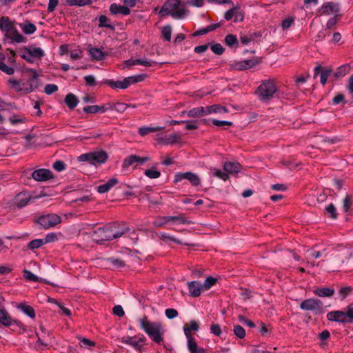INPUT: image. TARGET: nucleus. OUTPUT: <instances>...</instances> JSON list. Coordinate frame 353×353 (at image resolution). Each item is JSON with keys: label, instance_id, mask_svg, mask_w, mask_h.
<instances>
[{"label": "nucleus", "instance_id": "412c9836", "mask_svg": "<svg viewBox=\"0 0 353 353\" xmlns=\"http://www.w3.org/2000/svg\"><path fill=\"white\" fill-rule=\"evenodd\" d=\"M241 165L236 162H225L223 165V169L226 173L230 174H235L240 172Z\"/></svg>", "mask_w": 353, "mask_h": 353}, {"label": "nucleus", "instance_id": "bb28decb", "mask_svg": "<svg viewBox=\"0 0 353 353\" xmlns=\"http://www.w3.org/2000/svg\"><path fill=\"white\" fill-rule=\"evenodd\" d=\"M160 239L166 244H170L171 243H175L179 245L183 244V242L179 239L175 238L174 236L170 235L166 232H161L159 234Z\"/></svg>", "mask_w": 353, "mask_h": 353}, {"label": "nucleus", "instance_id": "052dcab7", "mask_svg": "<svg viewBox=\"0 0 353 353\" xmlns=\"http://www.w3.org/2000/svg\"><path fill=\"white\" fill-rule=\"evenodd\" d=\"M210 332L215 336H221L222 334V330L219 325L216 323H212L210 326Z\"/></svg>", "mask_w": 353, "mask_h": 353}, {"label": "nucleus", "instance_id": "ea45409f", "mask_svg": "<svg viewBox=\"0 0 353 353\" xmlns=\"http://www.w3.org/2000/svg\"><path fill=\"white\" fill-rule=\"evenodd\" d=\"M65 3L70 6H83L91 3V0H65Z\"/></svg>", "mask_w": 353, "mask_h": 353}, {"label": "nucleus", "instance_id": "473e14b6", "mask_svg": "<svg viewBox=\"0 0 353 353\" xmlns=\"http://www.w3.org/2000/svg\"><path fill=\"white\" fill-rule=\"evenodd\" d=\"M139 160V157L134 154L130 155L124 159L122 166L123 168H128L134 163H138V161Z\"/></svg>", "mask_w": 353, "mask_h": 353}, {"label": "nucleus", "instance_id": "a211bd4d", "mask_svg": "<svg viewBox=\"0 0 353 353\" xmlns=\"http://www.w3.org/2000/svg\"><path fill=\"white\" fill-rule=\"evenodd\" d=\"M156 62L148 59H128L125 61V64L127 66H132L134 65H142L146 67H150Z\"/></svg>", "mask_w": 353, "mask_h": 353}, {"label": "nucleus", "instance_id": "0eeeda50", "mask_svg": "<svg viewBox=\"0 0 353 353\" xmlns=\"http://www.w3.org/2000/svg\"><path fill=\"white\" fill-rule=\"evenodd\" d=\"M8 83L15 91L23 92L25 94L32 92L37 88V85L29 81L28 80L24 81L23 80L17 81L13 79H10L8 80Z\"/></svg>", "mask_w": 353, "mask_h": 353}, {"label": "nucleus", "instance_id": "7c9ffc66", "mask_svg": "<svg viewBox=\"0 0 353 353\" xmlns=\"http://www.w3.org/2000/svg\"><path fill=\"white\" fill-rule=\"evenodd\" d=\"M164 129V127L156 126V127H149V126H142L139 128L138 132L139 134L141 137H144L146 134L152 132H155L158 131H161Z\"/></svg>", "mask_w": 353, "mask_h": 353}, {"label": "nucleus", "instance_id": "4c0bfd02", "mask_svg": "<svg viewBox=\"0 0 353 353\" xmlns=\"http://www.w3.org/2000/svg\"><path fill=\"white\" fill-rule=\"evenodd\" d=\"M20 26L23 32L26 34H33L37 30L35 25L32 23L21 24Z\"/></svg>", "mask_w": 353, "mask_h": 353}, {"label": "nucleus", "instance_id": "c03bdc74", "mask_svg": "<svg viewBox=\"0 0 353 353\" xmlns=\"http://www.w3.org/2000/svg\"><path fill=\"white\" fill-rule=\"evenodd\" d=\"M169 222H170V221H169L168 216H158L154 220L152 224H153V225H154L156 227H163V225H165L166 223H168Z\"/></svg>", "mask_w": 353, "mask_h": 353}, {"label": "nucleus", "instance_id": "423d86ee", "mask_svg": "<svg viewBox=\"0 0 353 353\" xmlns=\"http://www.w3.org/2000/svg\"><path fill=\"white\" fill-rule=\"evenodd\" d=\"M108 159V154L104 151H96L81 154L78 157V161L81 162H88L91 165L104 163Z\"/></svg>", "mask_w": 353, "mask_h": 353}, {"label": "nucleus", "instance_id": "49530a36", "mask_svg": "<svg viewBox=\"0 0 353 353\" xmlns=\"http://www.w3.org/2000/svg\"><path fill=\"white\" fill-rule=\"evenodd\" d=\"M211 170L213 172V175L217 178H219L223 181H226L228 179L229 176L226 172H223L222 170L216 168H212Z\"/></svg>", "mask_w": 353, "mask_h": 353}, {"label": "nucleus", "instance_id": "864d4df0", "mask_svg": "<svg viewBox=\"0 0 353 353\" xmlns=\"http://www.w3.org/2000/svg\"><path fill=\"white\" fill-rule=\"evenodd\" d=\"M128 104L122 102L114 103V110L118 112H123L128 108Z\"/></svg>", "mask_w": 353, "mask_h": 353}, {"label": "nucleus", "instance_id": "f257e3e1", "mask_svg": "<svg viewBox=\"0 0 353 353\" xmlns=\"http://www.w3.org/2000/svg\"><path fill=\"white\" fill-rule=\"evenodd\" d=\"M129 231L130 228L125 225L109 224L93 231L91 236L94 241L99 243L118 239Z\"/></svg>", "mask_w": 353, "mask_h": 353}, {"label": "nucleus", "instance_id": "8fccbe9b", "mask_svg": "<svg viewBox=\"0 0 353 353\" xmlns=\"http://www.w3.org/2000/svg\"><path fill=\"white\" fill-rule=\"evenodd\" d=\"M233 332L234 334L239 339H243L245 336V330L241 325H234Z\"/></svg>", "mask_w": 353, "mask_h": 353}, {"label": "nucleus", "instance_id": "09e8293b", "mask_svg": "<svg viewBox=\"0 0 353 353\" xmlns=\"http://www.w3.org/2000/svg\"><path fill=\"white\" fill-rule=\"evenodd\" d=\"M210 114L212 113H226L228 112V109L225 106H221L219 105H212L210 106Z\"/></svg>", "mask_w": 353, "mask_h": 353}, {"label": "nucleus", "instance_id": "5fc2aeb1", "mask_svg": "<svg viewBox=\"0 0 353 353\" xmlns=\"http://www.w3.org/2000/svg\"><path fill=\"white\" fill-rule=\"evenodd\" d=\"M331 72H332L331 69H325L321 72L320 80H321V84L325 85L326 83L327 78Z\"/></svg>", "mask_w": 353, "mask_h": 353}, {"label": "nucleus", "instance_id": "e433bc0d", "mask_svg": "<svg viewBox=\"0 0 353 353\" xmlns=\"http://www.w3.org/2000/svg\"><path fill=\"white\" fill-rule=\"evenodd\" d=\"M225 43L230 48H237L239 45L237 37L234 34L227 35L225 38Z\"/></svg>", "mask_w": 353, "mask_h": 353}, {"label": "nucleus", "instance_id": "c756f323", "mask_svg": "<svg viewBox=\"0 0 353 353\" xmlns=\"http://www.w3.org/2000/svg\"><path fill=\"white\" fill-rule=\"evenodd\" d=\"M17 308L30 319H34L36 316L34 308L29 305L21 303L17 305Z\"/></svg>", "mask_w": 353, "mask_h": 353}, {"label": "nucleus", "instance_id": "680f3d73", "mask_svg": "<svg viewBox=\"0 0 353 353\" xmlns=\"http://www.w3.org/2000/svg\"><path fill=\"white\" fill-rule=\"evenodd\" d=\"M23 276L28 281H37L39 278L34 274H33L31 271L25 270L23 271Z\"/></svg>", "mask_w": 353, "mask_h": 353}, {"label": "nucleus", "instance_id": "0e129e2a", "mask_svg": "<svg viewBox=\"0 0 353 353\" xmlns=\"http://www.w3.org/2000/svg\"><path fill=\"white\" fill-rule=\"evenodd\" d=\"M211 50L216 54L221 55L224 52L223 47L220 43H215L212 45Z\"/></svg>", "mask_w": 353, "mask_h": 353}, {"label": "nucleus", "instance_id": "a878e982", "mask_svg": "<svg viewBox=\"0 0 353 353\" xmlns=\"http://www.w3.org/2000/svg\"><path fill=\"white\" fill-rule=\"evenodd\" d=\"M187 345L190 353H205V350L202 347H199L193 337L187 339Z\"/></svg>", "mask_w": 353, "mask_h": 353}, {"label": "nucleus", "instance_id": "aec40b11", "mask_svg": "<svg viewBox=\"0 0 353 353\" xmlns=\"http://www.w3.org/2000/svg\"><path fill=\"white\" fill-rule=\"evenodd\" d=\"M9 37L15 43H24L26 40V37L19 32L17 29L12 26L7 32Z\"/></svg>", "mask_w": 353, "mask_h": 353}, {"label": "nucleus", "instance_id": "bf43d9fd", "mask_svg": "<svg viewBox=\"0 0 353 353\" xmlns=\"http://www.w3.org/2000/svg\"><path fill=\"white\" fill-rule=\"evenodd\" d=\"M216 279L213 278V277H211V276H209V277H207L203 283V284L202 285L203 288H204L206 290H208L210 289L212 285H214L216 283Z\"/></svg>", "mask_w": 353, "mask_h": 353}, {"label": "nucleus", "instance_id": "4468645a", "mask_svg": "<svg viewBox=\"0 0 353 353\" xmlns=\"http://www.w3.org/2000/svg\"><path fill=\"white\" fill-rule=\"evenodd\" d=\"M0 324L5 327L16 325L21 327L23 326L20 321L12 319L5 309H0Z\"/></svg>", "mask_w": 353, "mask_h": 353}, {"label": "nucleus", "instance_id": "69168bd1", "mask_svg": "<svg viewBox=\"0 0 353 353\" xmlns=\"http://www.w3.org/2000/svg\"><path fill=\"white\" fill-rule=\"evenodd\" d=\"M294 17H288V18L285 19L282 21V24H281L283 30H288L294 23Z\"/></svg>", "mask_w": 353, "mask_h": 353}, {"label": "nucleus", "instance_id": "20e7f679", "mask_svg": "<svg viewBox=\"0 0 353 353\" xmlns=\"http://www.w3.org/2000/svg\"><path fill=\"white\" fill-rule=\"evenodd\" d=\"M327 319L339 323H353V305L346 307L345 310H333L327 313Z\"/></svg>", "mask_w": 353, "mask_h": 353}, {"label": "nucleus", "instance_id": "b1692460", "mask_svg": "<svg viewBox=\"0 0 353 353\" xmlns=\"http://www.w3.org/2000/svg\"><path fill=\"white\" fill-rule=\"evenodd\" d=\"M199 329V324L196 321L192 320L189 324H186L183 327V332L187 339L193 337L191 332L197 331Z\"/></svg>", "mask_w": 353, "mask_h": 353}, {"label": "nucleus", "instance_id": "72a5a7b5", "mask_svg": "<svg viewBox=\"0 0 353 353\" xmlns=\"http://www.w3.org/2000/svg\"><path fill=\"white\" fill-rule=\"evenodd\" d=\"M85 113L94 114L97 112L104 113V108L102 105H93L85 106L83 109Z\"/></svg>", "mask_w": 353, "mask_h": 353}, {"label": "nucleus", "instance_id": "f03ea898", "mask_svg": "<svg viewBox=\"0 0 353 353\" xmlns=\"http://www.w3.org/2000/svg\"><path fill=\"white\" fill-rule=\"evenodd\" d=\"M181 0H167L159 11L161 17L170 16L175 20H182L190 13L184 7L179 8Z\"/></svg>", "mask_w": 353, "mask_h": 353}, {"label": "nucleus", "instance_id": "2f4dec72", "mask_svg": "<svg viewBox=\"0 0 353 353\" xmlns=\"http://www.w3.org/2000/svg\"><path fill=\"white\" fill-rule=\"evenodd\" d=\"M65 102L68 108L73 109L77 105L78 99L74 94L70 93L66 95Z\"/></svg>", "mask_w": 353, "mask_h": 353}, {"label": "nucleus", "instance_id": "338daca9", "mask_svg": "<svg viewBox=\"0 0 353 353\" xmlns=\"http://www.w3.org/2000/svg\"><path fill=\"white\" fill-rule=\"evenodd\" d=\"M58 90V86L55 84H47L45 86L44 92L47 94H52V93L55 92Z\"/></svg>", "mask_w": 353, "mask_h": 353}, {"label": "nucleus", "instance_id": "5701e85b", "mask_svg": "<svg viewBox=\"0 0 353 353\" xmlns=\"http://www.w3.org/2000/svg\"><path fill=\"white\" fill-rule=\"evenodd\" d=\"M181 139V136L178 132L165 136L161 138V142L165 145H172L178 143Z\"/></svg>", "mask_w": 353, "mask_h": 353}, {"label": "nucleus", "instance_id": "774afa93", "mask_svg": "<svg viewBox=\"0 0 353 353\" xmlns=\"http://www.w3.org/2000/svg\"><path fill=\"white\" fill-rule=\"evenodd\" d=\"M80 342V345L83 347H92L94 345V342L85 338H78Z\"/></svg>", "mask_w": 353, "mask_h": 353}, {"label": "nucleus", "instance_id": "4be33fe9", "mask_svg": "<svg viewBox=\"0 0 353 353\" xmlns=\"http://www.w3.org/2000/svg\"><path fill=\"white\" fill-rule=\"evenodd\" d=\"M118 183V180L116 178L110 179L106 183L101 184L97 187V191L100 194H104L108 192L112 188Z\"/></svg>", "mask_w": 353, "mask_h": 353}, {"label": "nucleus", "instance_id": "e2e57ef3", "mask_svg": "<svg viewBox=\"0 0 353 353\" xmlns=\"http://www.w3.org/2000/svg\"><path fill=\"white\" fill-rule=\"evenodd\" d=\"M0 70L7 74L11 75L14 74V70L13 68L8 66L4 62L0 63Z\"/></svg>", "mask_w": 353, "mask_h": 353}, {"label": "nucleus", "instance_id": "2eb2a0df", "mask_svg": "<svg viewBox=\"0 0 353 353\" xmlns=\"http://www.w3.org/2000/svg\"><path fill=\"white\" fill-rule=\"evenodd\" d=\"M32 177L37 181H46L52 178V172L48 169H38L32 172Z\"/></svg>", "mask_w": 353, "mask_h": 353}, {"label": "nucleus", "instance_id": "39448f33", "mask_svg": "<svg viewBox=\"0 0 353 353\" xmlns=\"http://www.w3.org/2000/svg\"><path fill=\"white\" fill-rule=\"evenodd\" d=\"M276 90L274 81L272 79H267L261 82L256 92L260 101L266 102L272 98Z\"/></svg>", "mask_w": 353, "mask_h": 353}, {"label": "nucleus", "instance_id": "4d7b16f0", "mask_svg": "<svg viewBox=\"0 0 353 353\" xmlns=\"http://www.w3.org/2000/svg\"><path fill=\"white\" fill-rule=\"evenodd\" d=\"M325 210H326L327 213L330 215L331 218L336 219V217H337L336 209L332 203L329 204L326 207Z\"/></svg>", "mask_w": 353, "mask_h": 353}, {"label": "nucleus", "instance_id": "79ce46f5", "mask_svg": "<svg viewBox=\"0 0 353 353\" xmlns=\"http://www.w3.org/2000/svg\"><path fill=\"white\" fill-rule=\"evenodd\" d=\"M353 288L350 286L342 287L339 290V296L341 300H344L348 295L351 294Z\"/></svg>", "mask_w": 353, "mask_h": 353}, {"label": "nucleus", "instance_id": "ddd939ff", "mask_svg": "<svg viewBox=\"0 0 353 353\" xmlns=\"http://www.w3.org/2000/svg\"><path fill=\"white\" fill-rule=\"evenodd\" d=\"M183 179L189 181L193 186H199L201 183L199 176L192 172H178L175 174L174 181L175 183H178Z\"/></svg>", "mask_w": 353, "mask_h": 353}, {"label": "nucleus", "instance_id": "a19ab883", "mask_svg": "<svg viewBox=\"0 0 353 353\" xmlns=\"http://www.w3.org/2000/svg\"><path fill=\"white\" fill-rule=\"evenodd\" d=\"M26 50L35 59H41L44 56V52L41 48H32Z\"/></svg>", "mask_w": 353, "mask_h": 353}, {"label": "nucleus", "instance_id": "c85d7f7f", "mask_svg": "<svg viewBox=\"0 0 353 353\" xmlns=\"http://www.w3.org/2000/svg\"><path fill=\"white\" fill-rule=\"evenodd\" d=\"M88 53L92 59L97 61L103 60L105 57V53L98 48H90Z\"/></svg>", "mask_w": 353, "mask_h": 353}, {"label": "nucleus", "instance_id": "6ab92c4d", "mask_svg": "<svg viewBox=\"0 0 353 353\" xmlns=\"http://www.w3.org/2000/svg\"><path fill=\"white\" fill-rule=\"evenodd\" d=\"M188 285L190 296L197 297L201 294V289L203 288L201 283L192 281L189 282Z\"/></svg>", "mask_w": 353, "mask_h": 353}, {"label": "nucleus", "instance_id": "cd10ccee", "mask_svg": "<svg viewBox=\"0 0 353 353\" xmlns=\"http://www.w3.org/2000/svg\"><path fill=\"white\" fill-rule=\"evenodd\" d=\"M313 292L319 297H331L334 294V290L332 288H320Z\"/></svg>", "mask_w": 353, "mask_h": 353}, {"label": "nucleus", "instance_id": "603ef678", "mask_svg": "<svg viewBox=\"0 0 353 353\" xmlns=\"http://www.w3.org/2000/svg\"><path fill=\"white\" fill-rule=\"evenodd\" d=\"M169 216V221H178L180 223L183 224H190L191 223L190 221H188L187 219H185L184 216L180 215V216Z\"/></svg>", "mask_w": 353, "mask_h": 353}, {"label": "nucleus", "instance_id": "a18cd8bd", "mask_svg": "<svg viewBox=\"0 0 353 353\" xmlns=\"http://www.w3.org/2000/svg\"><path fill=\"white\" fill-rule=\"evenodd\" d=\"M172 32V28L171 26L168 25L162 28L161 33L164 39L170 41L171 40V36Z\"/></svg>", "mask_w": 353, "mask_h": 353}, {"label": "nucleus", "instance_id": "9d476101", "mask_svg": "<svg viewBox=\"0 0 353 353\" xmlns=\"http://www.w3.org/2000/svg\"><path fill=\"white\" fill-rule=\"evenodd\" d=\"M145 337L143 335L138 336H125L120 339V341L124 344L132 346L134 350L141 351L142 347L145 344Z\"/></svg>", "mask_w": 353, "mask_h": 353}, {"label": "nucleus", "instance_id": "de8ad7c7", "mask_svg": "<svg viewBox=\"0 0 353 353\" xmlns=\"http://www.w3.org/2000/svg\"><path fill=\"white\" fill-rule=\"evenodd\" d=\"M145 77H146L145 74H137V75H134V76L128 77L127 78H128V79L129 81L130 85H131L134 84L136 83H139V82L143 81L145 79Z\"/></svg>", "mask_w": 353, "mask_h": 353}, {"label": "nucleus", "instance_id": "393cba45", "mask_svg": "<svg viewBox=\"0 0 353 353\" xmlns=\"http://www.w3.org/2000/svg\"><path fill=\"white\" fill-rule=\"evenodd\" d=\"M110 10L114 14H122L123 15H128L130 12L129 8L127 6H121L116 3H112L110 6Z\"/></svg>", "mask_w": 353, "mask_h": 353}, {"label": "nucleus", "instance_id": "13d9d810", "mask_svg": "<svg viewBox=\"0 0 353 353\" xmlns=\"http://www.w3.org/2000/svg\"><path fill=\"white\" fill-rule=\"evenodd\" d=\"M256 34H251L249 35H243L241 37L240 40L242 44L248 45L251 41L254 39Z\"/></svg>", "mask_w": 353, "mask_h": 353}, {"label": "nucleus", "instance_id": "1a4fd4ad", "mask_svg": "<svg viewBox=\"0 0 353 353\" xmlns=\"http://www.w3.org/2000/svg\"><path fill=\"white\" fill-rule=\"evenodd\" d=\"M61 221V216L57 214H47L38 217L37 223L44 229H49L59 224Z\"/></svg>", "mask_w": 353, "mask_h": 353}, {"label": "nucleus", "instance_id": "3c124183", "mask_svg": "<svg viewBox=\"0 0 353 353\" xmlns=\"http://www.w3.org/2000/svg\"><path fill=\"white\" fill-rule=\"evenodd\" d=\"M144 174L150 179H157L161 176V172L152 168L145 170Z\"/></svg>", "mask_w": 353, "mask_h": 353}, {"label": "nucleus", "instance_id": "c9c22d12", "mask_svg": "<svg viewBox=\"0 0 353 353\" xmlns=\"http://www.w3.org/2000/svg\"><path fill=\"white\" fill-rule=\"evenodd\" d=\"M12 26H13L10 21L8 17H2L1 18H0V29L3 32L7 33Z\"/></svg>", "mask_w": 353, "mask_h": 353}, {"label": "nucleus", "instance_id": "f3484780", "mask_svg": "<svg viewBox=\"0 0 353 353\" xmlns=\"http://www.w3.org/2000/svg\"><path fill=\"white\" fill-rule=\"evenodd\" d=\"M104 83L114 89H125L130 86L129 81L127 77L122 81L108 79L104 81Z\"/></svg>", "mask_w": 353, "mask_h": 353}, {"label": "nucleus", "instance_id": "f8f14e48", "mask_svg": "<svg viewBox=\"0 0 353 353\" xmlns=\"http://www.w3.org/2000/svg\"><path fill=\"white\" fill-rule=\"evenodd\" d=\"M260 63V60L258 58L234 61L230 63V68L236 70H244L252 68Z\"/></svg>", "mask_w": 353, "mask_h": 353}, {"label": "nucleus", "instance_id": "6e6d98bb", "mask_svg": "<svg viewBox=\"0 0 353 353\" xmlns=\"http://www.w3.org/2000/svg\"><path fill=\"white\" fill-rule=\"evenodd\" d=\"M165 314L168 319H172L178 316V311L174 308H168L165 311Z\"/></svg>", "mask_w": 353, "mask_h": 353}, {"label": "nucleus", "instance_id": "58836bf2", "mask_svg": "<svg viewBox=\"0 0 353 353\" xmlns=\"http://www.w3.org/2000/svg\"><path fill=\"white\" fill-rule=\"evenodd\" d=\"M350 67L349 65H343L339 66L336 72H334V76L336 77H344L346 74L350 72Z\"/></svg>", "mask_w": 353, "mask_h": 353}, {"label": "nucleus", "instance_id": "9b49d317", "mask_svg": "<svg viewBox=\"0 0 353 353\" xmlns=\"http://www.w3.org/2000/svg\"><path fill=\"white\" fill-rule=\"evenodd\" d=\"M300 307L303 310L312 311L315 314H319L322 311L323 303L316 299H308L301 303Z\"/></svg>", "mask_w": 353, "mask_h": 353}, {"label": "nucleus", "instance_id": "dca6fc26", "mask_svg": "<svg viewBox=\"0 0 353 353\" xmlns=\"http://www.w3.org/2000/svg\"><path fill=\"white\" fill-rule=\"evenodd\" d=\"M320 10L325 14H334L337 16L339 12V6L336 3L327 2L322 5Z\"/></svg>", "mask_w": 353, "mask_h": 353}, {"label": "nucleus", "instance_id": "37998d69", "mask_svg": "<svg viewBox=\"0 0 353 353\" xmlns=\"http://www.w3.org/2000/svg\"><path fill=\"white\" fill-rule=\"evenodd\" d=\"M44 244H45V241H43V239H37L31 241L28 245V248L33 250L38 249V248H41Z\"/></svg>", "mask_w": 353, "mask_h": 353}, {"label": "nucleus", "instance_id": "6e6552de", "mask_svg": "<svg viewBox=\"0 0 353 353\" xmlns=\"http://www.w3.org/2000/svg\"><path fill=\"white\" fill-rule=\"evenodd\" d=\"M40 198V196H32L30 192L22 191L15 195L12 199V204L18 208H23L28 205L30 202Z\"/></svg>", "mask_w": 353, "mask_h": 353}, {"label": "nucleus", "instance_id": "f704fd0d", "mask_svg": "<svg viewBox=\"0 0 353 353\" xmlns=\"http://www.w3.org/2000/svg\"><path fill=\"white\" fill-rule=\"evenodd\" d=\"M353 205V196L347 194L343 201V210L344 212L348 213Z\"/></svg>", "mask_w": 353, "mask_h": 353}, {"label": "nucleus", "instance_id": "7ed1b4c3", "mask_svg": "<svg viewBox=\"0 0 353 353\" xmlns=\"http://www.w3.org/2000/svg\"><path fill=\"white\" fill-rule=\"evenodd\" d=\"M139 323L141 329L154 342L160 344L163 341V332L159 323H152L146 316H143L139 319Z\"/></svg>", "mask_w": 353, "mask_h": 353}]
</instances>
